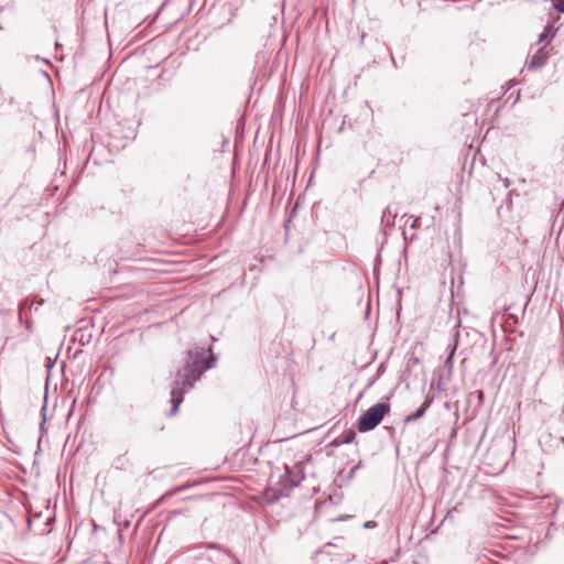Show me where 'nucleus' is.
Here are the masks:
<instances>
[{
    "instance_id": "f257e3e1",
    "label": "nucleus",
    "mask_w": 564,
    "mask_h": 564,
    "mask_svg": "<svg viewBox=\"0 0 564 564\" xmlns=\"http://www.w3.org/2000/svg\"><path fill=\"white\" fill-rule=\"evenodd\" d=\"M187 355L188 359L185 366L177 371L171 391L172 414L177 412L178 405L183 401L184 392L192 389L202 373L212 367V364L206 359L207 356L212 357L210 349L195 348L189 350Z\"/></svg>"
},
{
    "instance_id": "f03ea898",
    "label": "nucleus",
    "mask_w": 564,
    "mask_h": 564,
    "mask_svg": "<svg viewBox=\"0 0 564 564\" xmlns=\"http://www.w3.org/2000/svg\"><path fill=\"white\" fill-rule=\"evenodd\" d=\"M389 412L390 406L386 403H377L370 406L358 421L359 432L365 433L373 430Z\"/></svg>"
},
{
    "instance_id": "7ed1b4c3",
    "label": "nucleus",
    "mask_w": 564,
    "mask_h": 564,
    "mask_svg": "<svg viewBox=\"0 0 564 564\" xmlns=\"http://www.w3.org/2000/svg\"><path fill=\"white\" fill-rule=\"evenodd\" d=\"M545 46H546V44L541 46L540 48H538V51L534 53V55L528 62L529 68H532V69L539 68L545 64V62L549 57V53L545 51Z\"/></svg>"
},
{
    "instance_id": "20e7f679",
    "label": "nucleus",
    "mask_w": 564,
    "mask_h": 564,
    "mask_svg": "<svg viewBox=\"0 0 564 564\" xmlns=\"http://www.w3.org/2000/svg\"><path fill=\"white\" fill-rule=\"evenodd\" d=\"M556 30L554 29L553 24H547L544 28V31L540 34L538 44H542L546 42V44L555 36Z\"/></svg>"
},
{
    "instance_id": "39448f33",
    "label": "nucleus",
    "mask_w": 564,
    "mask_h": 564,
    "mask_svg": "<svg viewBox=\"0 0 564 564\" xmlns=\"http://www.w3.org/2000/svg\"><path fill=\"white\" fill-rule=\"evenodd\" d=\"M429 404L424 403L414 414L409 415L406 417V422L416 421L421 416H423L424 412L426 411Z\"/></svg>"
},
{
    "instance_id": "423d86ee",
    "label": "nucleus",
    "mask_w": 564,
    "mask_h": 564,
    "mask_svg": "<svg viewBox=\"0 0 564 564\" xmlns=\"http://www.w3.org/2000/svg\"><path fill=\"white\" fill-rule=\"evenodd\" d=\"M553 6L557 12H564V0H552Z\"/></svg>"
}]
</instances>
